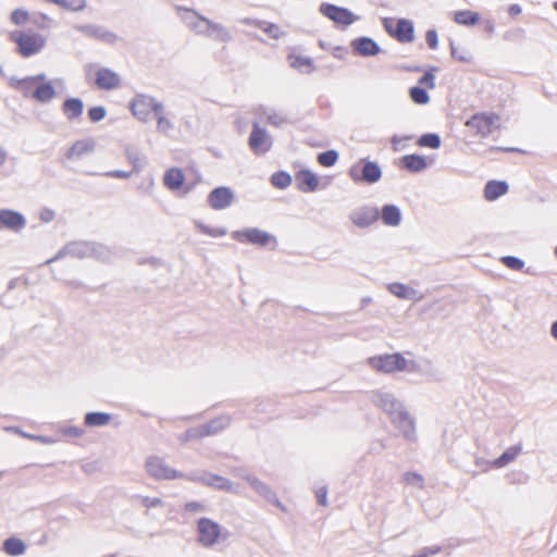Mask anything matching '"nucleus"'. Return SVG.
Wrapping results in <instances>:
<instances>
[{
	"instance_id": "26",
	"label": "nucleus",
	"mask_w": 557,
	"mask_h": 557,
	"mask_svg": "<svg viewBox=\"0 0 557 557\" xmlns=\"http://www.w3.org/2000/svg\"><path fill=\"white\" fill-rule=\"evenodd\" d=\"M480 14L471 10L456 11L453 15L454 22L463 26H473L480 22Z\"/></svg>"
},
{
	"instance_id": "22",
	"label": "nucleus",
	"mask_w": 557,
	"mask_h": 557,
	"mask_svg": "<svg viewBox=\"0 0 557 557\" xmlns=\"http://www.w3.org/2000/svg\"><path fill=\"white\" fill-rule=\"evenodd\" d=\"M0 224L3 227H7L9 230L20 231L25 226L26 221H25L24 216L16 211L1 210L0 211Z\"/></svg>"
},
{
	"instance_id": "7",
	"label": "nucleus",
	"mask_w": 557,
	"mask_h": 557,
	"mask_svg": "<svg viewBox=\"0 0 557 557\" xmlns=\"http://www.w3.org/2000/svg\"><path fill=\"white\" fill-rule=\"evenodd\" d=\"M198 543L205 547H212L219 543L222 529L219 523L208 518L197 521Z\"/></svg>"
},
{
	"instance_id": "9",
	"label": "nucleus",
	"mask_w": 557,
	"mask_h": 557,
	"mask_svg": "<svg viewBox=\"0 0 557 557\" xmlns=\"http://www.w3.org/2000/svg\"><path fill=\"white\" fill-rule=\"evenodd\" d=\"M147 472L157 480H174L181 478L182 474L168 466L163 459L151 456L145 463Z\"/></svg>"
},
{
	"instance_id": "13",
	"label": "nucleus",
	"mask_w": 557,
	"mask_h": 557,
	"mask_svg": "<svg viewBox=\"0 0 557 557\" xmlns=\"http://www.w3.org/2000/svg\"><path fill=\"white\" fill-rule=\"evenodd\" d=\"M295 183L298 190L302 193H313L319 188V176L308 169L296 172Z\"/></svg>"
},
{
	"instance_id": "47",
	"label": "nucleus",
	"mask_w": 557,
	"mask_h": 557,
	"mask_svg": "<svg viewBox=\"0 0 557 557\" xmlns=\"http://www.w3.org/2000/svg\"><path fill=\"white\" fill-rule=\"evenodd\" d=\"M223 426V419H216L211 421L207 426L201 428L197 433L199 435H208L212 431H215L218 428Z\"/></svg>"
},
{
	"instance_id": "20",
	"label": "nucleus",
	"mask_w": 557,
	"mask_h": 557,
	"mask_svg": "<svg viewBox=\"0 0 557 557\" xmlns=\"http://www.w3.org/2000/svg\"><path fill=\"white\" fill-rule=\"evenodd\" d=\"M163 185L170 190H181L185 187V175L182 169L171 168L163 175Z\"/></svg>"
},
{
	"instance_id": "63",
	"label": "nucleus",
	"mask_w": 557,
	"mask_h": 557,
	"mask_svg": "<svg viewBox=\"0 0 557 557\" xmlns=\"http://www.w3.org/2000/svg\"><path fill=\"white\" fill-rule=\"evenodd\" d=\"M555 255H556V257H557V246H556V249H555Z\"/></svg>"
},
{
	"instance_id": "62",
	"label": "nucleus",
	"mask_w": 557,
	"mask_h": 557,
	"mask_svg": "<svg viewBox=\"0 0 557 557\" xmlns=\"http://www.w3.org/2000/svg\"><path fill=\"white\" fill-rule=\"evenodd\" d=\"M554 8L557 10V2H555Z\"/></svg>"
},
{
	"instance_id": "15",
	"label": "nucleus",
	"mask_w": 557,
	"mask_h": 557,
	"mask_svg": "<svg viewBox=\"0 0 557 557\" xmlns=\"http://www.w3.org/2000/svg\"><path fill=\"white\" fill-rule=\"evenodd\" d=\"M286 59L289 66L299 73L310 74L315 70L313 60L298 53L295 49L289 51Z\"/></svg>"
},
{
	"instance_id": "48",
	"label": "nucleus",
	"mask_w": 557,
	"mask_h": 557,
	"mask_svg": "<svg viewBox=\"0 0 557 557\" xmlns=\"http://www.w3.org/2000/svg\"><path fill=\"white\" fill-rule=\"evenodd\" d=\"M425 40L430 49L435 50L438 47V37L435 29H429L425 34Z\"/></svg>"
},
{
	"instance_id": "41",
	"label": "nucleus",
	"mask_w": 557,
	"mask_h": 557,
	"mask_svg": "<svg viewBox=\"0 0 557 557\" xmlns=\"http://www.w3.org/2000/svg\"><path fill=\"white\" fill-rule=\"evenodd\" d=\"M87 114L89 120L96 123L104 119L107 111L103 107L97 106L89 108Z\"/></svg>"
},
{
	"instance_id": "19",
	"label": "nucleus",
	"mask_w": 557,
	"mask_h": 557,
	"mask_svg": "<svg viewBox=\"0 0 557 557\" xmlns=\"http://www.w3.org/2000/svg\"><path fill=\"white\" fill-rule=\"evenodd\" d=\"M354 51L362 57H372L380 52L377 44L368 37H359L351 41Z\"/></svg>"
},
{
	"instance_id": "4",
	"label": "nucleus",
	"mask_w": 557,
	"mask_h": 557,
	"mask_svg": "<svg viewBox=\"0 0 557 557\" xmlns=\"http://www.w3.org/2000/svg\"><path fill=\"white\" fill-rule=\"evenodd\" d=\"M132 114L139 121L147 122L154 116L156 113H162V103L147 95H136L131 103Z\"/></svg>"
},
{
	"instance_id": "38",
	"label": "nucleus",
	"mask_w": 557,
	"mask_h": 557,
	"mask_svg": "<svg viewBox=\"0 0 557 557\" xmlns=\"http://www.w3.org/2000/svg\"><path fill=\"white\" fill-rule=\"evenodd\" d=\"M30 18L29 12L24 9H15L11 12L10 21L16 26L26 24Z\"/></svg>"
},
{
	"instance_id": "45",
	"label": "nucleus",
	"mask_w": 557,
	"mask_h": 557,
	"mask_svg": "<svg viewBox=\"0 0 557 557\" xmlns=\"http://www.w3.org/2000/svg\"><path fill=\"white\" fill-rule=\"evenodd\" d=\"M451 57L460 62H470L472 60L470 53L466 50L459 51L457 47L451 44Z\"/></svg>"
},
{
	"instance_id": "11",
	"label": "nucleus",
	"mask_w": 557,
	"mask_h": 557,
	"mask_svg": "<svg viewBox=\"0 0 557 557\" xmlns=\"http://www.w3.org/2000/svg\"><path fill=\"white\" fill-rule=\"evenodd\" d=\"M232 237L239 243H248L260 246H267L273 239L267 232L258 228L236 231L232 234Z\"/></svg>"
},
{
	"instance_id": "31",
	"label": "nucleus",
	"mask_w": 557,
	"mask_h": 557,
	"mask_svg": "<svg viewBox=\"0 0 557 557\" xmlns=\"http://www.w3.org/2000/svg\"><path fill=\"white\" fill-rule=\"evenodd\" d=\"M3 549L10 556H18L25 552L26 546L22 540L10 537L4 541Z\"/></svg>"
},
{
	"instance_id": "39",
	"label": "nucleus",
	"mask_w": 557,
	"mask_h": 557,
	"mask_svg": "<svg viewBox=\"0 0 557 557\" xmlns=\"http://www.w3.org/2000/svg\"><path fill=\"white\" fill-rule=\"evenodd\" d=\"M418 144L422 147L438 148L441 139L435 134H426L419 138Z\"/></svg>"
},
{
	"instance_id": "5",
	"label": "nucleus",
	"mask_w": 557,
	"mask_h": 557,
	"mask_svg": "<svg viewBox=\"0 0 557 557\" xmlns=\"http://www.w3.org/2000/svg\"><path fill=\"white\" fill-rule=\"evenodd\" d=\"M348 175L355 183L373 184L381 178L382 171L377 163L361 159L349 168Z\"/></svg>"
},
{
	"instance_id": "61",
	"label": "nucleus",
	"mask_w": 557,
	"mask_h": 557,
	"mask_svg": "<svg viewBox=\"0 0 557 557\" xmlns=\"http://www.w3.org/2000/svg\"><path fill=\"white\" fill-rule=\"evenodd\" d=\"M190 436H191V435H190V433H189V432H187V434H186V438H189Z\"/></svg>"
},
{
	"instance_id": "32",
	"label": "nucleus",
	"mask_w": 557,
	"mask_h": 557,
	"mask_svg": "<svg viewBox=\"0 0 557 557\" xmlns=\"http://www.w3.org/2000/svg\"><path fill=\"white\" fill-rule=\"evenodd\" d=\"M521 447L520 446H512L509 447L506 451H504L497 459L494 460L493 465L496 468H503L512 460L517 458V456L520 454Z\"/></svg>"
},
{
	"instance_id": "14",
	"label": "nucleus",
	"mask_w": 557,
	"mask_h": 557,
	"mask_svg": "<svg viewBox=\"0 0 557 557\" xmlns=\"http://www.w3.org/2000/svg\"><path fill=\"white\" fill-rule=\"evenodd\" d=\"M234 195L228 187L214 188L208 196V202L214 210H222L231 206Z\"/></svg>"
},
{
	"instance_id": "60",
	"label": "nucleus",
	"mask_w": 557,
	"mask_h": 557,
	"mask_svg": "<svg viewBox=\"0 0 557 557\" xmlns=\"http://www.w3.org/2000/svg\"><path fill=\"white\" fill-rule=\"evenodd\" d=\"M487 29L490 32H493L494 30V25L492 23H488Z\"/></svg>"
},
{
	"instance_id": "37",
	"label": "nucleus",
	"mask_w": 557,
	"mask_h": 557,
	"mask_svg": "<svg viewBox=\"0 0 557 557\" xmlns=\"http://www.w3.org/2000/svg\"><path fill=\"white\" fill-rule=\"evenodd\" d=\"M271 183L277 188H286L292 184V176L286 172H276L271 177Z\"/></svg>"
},
{
	"instance_id": "3",
	"label": "nucleus",
	"mask_w": 557,
	"mask_h": 557,
	"mask_svg": "<svg viewBox=\"0 0 557 557\" xmlns=\"http://www.w3.org/2000/svg\"><path fill=\"white\" fill-rule=\"evenodd\" d=\"M466 126L470 128L473 135L487 137L500 127V117L492 112L475 113L466 122Z\"/></svg>"
},
{
	"instance_id": "57",
	"label": "nucleus",
	"mask_w": 557,
	"mask_h": 557,
	"mask_svg": "<svg viewBox=\"0 0 557 557\" xmlns=\"http://www.w3.org/2000/svg\"><path fill=\"white\" fill-rule=\"evenodd\" d=\"M7 160V153L3 150H0V166L4 164Z\"/></svg>"
},
{
	"instance_id": "12",
	"label": "nucleus",
	"mask_w": 557,
	"mask_h": 557,
	"mask_svg": "<svg viewBox=\"0 0 557 557\" xmlns=\"http://www.w3.org/2000/svg\"><path fill=\"white\" fill-rule=\"evenodd\" d=\"M271 146L272 140L268 133L255 124L249 136V147L251 150L258 154L265 153L271 149Z\"/></svg>"
},
{
	"instance_id": "28",
	"label": "nucleus",
	"mask_w": 557,
	"mask_h": 557,
	"mask_svg": "<svg viewBox=\"0 0 557 557\" xmlns=\"http://www.w3.org/2000/svg\"><path fill=\"white\" fill-rule=\"evenodd\" d=\"M112 417L104 412H88L84 418L85 425L89 428L103 426L111 422Z\"/></svg>"
},
{
	"instance_id": "30",
	"label": "nucleus",
	"mask_w": 557,
	"mask_h": 557,
	"mask_svg": "<svg viewBox=\"0 0 557 557\" xmlns=\"http://www.w3.org/2000/svg\"><path fill=\"white\" fill-rule=\"evenodd\" d=\"M382 220L384 224L396 226L400 222V211L393 205H386L382 209Z\"/></svg>"
},
{
	"instance_id": "18",
	"label": "nucleus",
	"mask_w": 557,
	"mask_h": 557,
	"mask_svg": "<svg viewBox=\"0 0 557 557\" xmlns=\"http://www.w3.org/2000/svg\"><path fill=\"white\" fill-rule=\"evenodd\" d=\"M84 108V102L79 98H67L61 107L62 113L70 122L79 120L83 115Z\"/></svg>"
},
{
	"instance_id": "44",
	"label": "nucleus",
	"mask_w": 557,
	"mask_h": 557,
	"mask_svg": "<svg viewBox=\"0 0 557 557\" xmlns=\"http://www.w3.org/2000/svg\"><path fill=\"white\" fill-rule=\"evenodd\" d=\"M419 84L421 87L425 89H434L435 88V77L432 71H428L424 75L419 79Z\"/></svg>"
},
{
	"instance_id": "25",
	"label": "nucleus",
	"mask_w": 557,
	"mask_h": 557,
	"mask_svg": "<svg viewBox=\"0 0 557 557\" xmlns=\"http://www.w3.org/2000/svg\"><path fill=\"white\" fill-rule=\"evenodd\" d=\"M508 185L503 181H490L484 187V197L488 201H494L500 196L507 194Z\"/></svg>"
},
{
	"instance_id": "42",
	"label": "nucleus",
	"mask_w": 557,
	"mask_h": 557,
	"mask_svg": "<svg viewBox=\"0 0 557 557\" xmlns=\"http://www.w3.org/2000/svg\"><path fill=\"white\" fill-rule=\"evenodd\" d=\"M154 117L157 119V127L160 132H168L172 128V123L170 119L164 114L163 109L162 113H156Z\"/></svg>"
},
{
	"instance_id": "16",
	"label": "nucleus",
	"mask_w": 557,
	"mask_h": 557,
	"mask_svg": "<svg viewBox=\"0 0 557 557\" xmlns=\"http://www.w3.org/2000/svg\"><path fill=\"white\" fill-rule=\"evenodd\" d=\"M44 74L27 76L23 78H11L10 86L23 94L26 98H32L37 81H42Z\"/></svg>"
},
{
	"instance_id": "54",
	"label": "nucleus",
	"mask_w": 557,
	"mask_h": 557,
	"mask_svg": "<svg viewBox=\"0 0 557 557\" xmlns=\"http://www.w3.org/2000/svg\"><path fill=\"white\" fill-rule=\"evenodd\" d=\"M132 173L124 172V171H113L111 172V176L116 178H127L131 176Z\"/></svg>"
},
{
	"instance_id": "58",
	"label": "nucleus",
	"mask_w": 557,
	"mask_h": 557,
	"mask_svg": "<svg viewBox=\"0 0 557 557\" xmlns=\"http://www.w3.org/2000/svg\"><path fill=\"white\" fill-rule=\"evenodd\" d=\"M187 507H188L189 509H193V510H194V509L199 508L200 506H199L198 504H189Z\"/></svg>"
},
{
	"instance_id": "17",
	"label": "nucleus",
	"mask_w": 557,
	"mask_h": 557,
	"mask_svg": "<svg viewBox=\"0 0 557 557\" xmlns=\"http://www.w3.org/2000/svg\"><path fill=\"white\" fill-rule=\"evenodd\" d=\"M57 95L55 88L51 81L46 78L44 74L42 81H37L36 87L32 94V98L38 102H48Z\"/></svg>"
},
{
	"instance_id": "27",
	"label": "nucleus",
	"mask_w": 557,
	"mask_h": 557,
	"mask_svg": "<svg viewBox=\"0 0 557 557\" xmlns=\"http://www.w3.org/2000/svg\"><path fill=\"white\" fill-rule=\"evenodd\" d=\"M401 164L410 172H419L426 168V160L422 156L406 154L401 158Z\"/></svg>"
},
{
	"instance_id": "40",
	"label": "nucleus",
	"mask_w": 557,
	"mask_h": 557,
	"mask_svg": "<svg viewBox=\"0 0 557 557\" xmlns=\"http://www.w3.org/2000/svg\"><path fill=\"white\" fill-rule=\"evenodd\" d=\"M197 228L200 233L209 235L211 237H222L226 235V231L224 228L211 227L202 223L197 224Z\"/></svg>"
},
{
	"instance_id": "6",
	"label": "nucleus",
	"mask_w": 557,
	"mask_h": 557,
	"mask_svg": "<svg viewBox=\"0 0 557 557\" xmlns=\"http://www.w3.org/2000/svg\"><path fill=\"white\" fill-rule=\"evenodd\" d=\"M369 364L377 372L394 373L408 369V361L399 352L385 354L369 358Z\"/></svg>"
},
{
	"instance_id": "2",
	"label": "nucleus",
	"mask_w": 557,
	"mask_h": 557,
	"mask_svg": "<svg viewBox=\"0 0 557 557\" xmlns=\"http://www.w3.org/2000/svg\"><path fill=\"white\" fill-rule=\"evenodd\" d=\"M87 82L100 90H113L122 86L121 76L108 67L89 65L86 69Z\"/></svg>"
},
{
	"instance_id": "64",
	"label": "nucleus",
	"mask_w": 557,
	"mask_h": 557,
	"mask_svg": "<svg viewBox=\"0 0 557 557\" xmlns=\"http://www.w3.org/2000/svg\"><path fill=\"white\" fill-rule=\"evenodd\" d=\"M110 557H114V556H110Z\"/></svg>"
},
{
	"instance_id": "21",
	"label": "nucleus",
	"mask_w": 557,
	"mask_h": 557,
	"mask_svg": "<svg viewBox=\"0 0 557 557\" xmlns=\"http://www.w3.org/2000/svg\"><path fill=\"white\" fill-rule=\"evenodd\" d=\"M379 219V211L375 208L363 207L351 214V221L355 225L366 227Z\"/></svg>"
},
{
	"instance_id": "33",
	"label": "nucleus",
	"mask_w": 557,
	"mask_h": 557,
	"mask_svg": "<svg viewBox=\"0 0 557 557\" xmlns=\"http://www.w3.org/2000/svg\"><path fill=\"white\" fill-rule=\"evenodd\" d=\"M202 22L207 25L206 33L209 36H215L221 40H227L230 38L228 32L223 26L211 23L207 20H202Z\"/></svg>"
},
{
	"instance_id": "51",
	"label": "nucleus",
	"mask_w": 557,
	"mask_h": 557,
	"mask_svg": "<svg viewBox=\"0 0 557 557\" xmlns=\"http://www.w3.org/2000/svg\"><path fill=\"white\" fill-rule=\"evenodd\" d=\"M521 12L522 9L519 4H511L508 8V14L510 15V17H517L518 15L521 14Z\"/></svg>"
},
{
	"instance_id": "34",
	"label": "nucleus",
	"mask_w": 557,
	"mask_h": 557,
	"mask_svg": "<svg viewBox=\"0 0 557 557\" xmlns=\"http://www.w3.org/2000/svg\"><path fill=\"white\" fill-rule=\"evenodd\" d=\"M47 3H53L71 11H79L85 8V0H44Z\"/></svg>"
},
{
	"instance_id": "46",
	"label": "nucleus",
	"mask_w": 557,
	"mask_h": 557,
	"mask_svg": "<svg viewBox=\"0 0 557 557\" xmlns=\"http://www.w3.org/2000/svg\"><path fill=\"white\" fill-rule=\"evenodd\" d=\"M404 480L407 484L418 485L419 487L423 486V478L421 474L416 472H407L404 475Z\"/></svg>"
},
{
	"instance_id": "52",
	"label": "nucleus",
	"mask_w": 557,
	"mask_h": 557,
	"mask_svg": "<svg viewBox=\"0 0 557 557\" xmlns=\"http://www.w3.org/2000/svg\"><path fill=\"white\" fill-rule=\"evenodd\" d=\"M144 504H145L147 507H156V506L161 505V499H160V498H149V497H145V498H144Z\"/></svg>"
},
{
	"instance_id": "56",
	"label": "nucleus",
	"mask_w": 557,
	"mask_h": 557,
	"mask_svg": "<svg viewBox=\"0 0 557 557\" xmlns=\"http://www.w3.org/2000/svg\"><path fill=\"white\" fill-rule=\"evenodd\" d=\"M550 332L552 336L557 341V321L553 323Z\"/></svg>"
},
{
	"instance_id": "10",
	"label": "nucleus",
	"mask_w": 557,
	"mask_h": 557,
	"mask_svg": "<svg viewBox=\"0 0 557 557\" xmlns=\"http://www.w3.org/2000/svg\"><path fill=\"white\" fill-rule=\"evenodd\" d=\"M320 12L334 23L344 26H348L357 20V17L348 9L341 8L331 3H322L320 7Z\"/></svg>"
},
{
	"instance_id": "23",
	"label": "nucleus",
	"mask_w": 557,
	"mask_h": 557,
	"mask_svg": "<svg viewBox=\"0 0 557 557\" xmlns=\"http://www.w3.org/2000/svg\"><path fill=\"white\" fill-rule=\"evenodd\" d=\"M94 149V141L91 139L76 140L65 152L67 160H77L90 153Z\"/></svg>"
},
{
	"instance_id": "49",
	"label": "nucleus",
	"mask_w": 557,
	"mask_h": 557,
	"mask_svg": "<svg viewBox=\"0 0 557 557\" xmlns=\"http://www.w3.org/2000/svg\"><path fill=\"white\" fill-rule=\"evenodd\" d=\"M210 485H213L218 488H221V490H230L232 487V484L230 481H227L226 479L224 478H221V476H214L211 481H210Z\"/></svg>"
},
{
	"instance_id": "53",
	"label": "nucleus",
	"mask_w": 557,
	"mask_h": 557,
	"mask_svg": "<svg viewBox=\"0 0 557 557\" xmlns=\"http://www.w3.org/2000/svg\"><path fill=\"white\" fill-rule=\"evenodd\" d=\"M317 498L320 505L326 506V491L325 490H319L317 492Z\"/></svg>"
},
{
	"instance_id": "43",
	"label": "nucleus",
	"mask_w": 557,
	"mask_h": 557,
	"mask_svg": "<svg viewBox=\"0 0 557 557\" xmlns=\"http://www.w3.org/2000/svg\"><path fill=\"white\" fill-rule=\"evenodd\" d=\"M502 262L509 269L520 271L522 270L524 263L519 258L512 256H506L502 258Z\"/></svg>"
},
{
	"instance_id": "24",
	"label": "nucleus",
	"mask_w": 557,
	"mask_h": 557,
	"mask_svg": "<svg viewBox=\"0 0 557 557\" xmlns=\"http://www.w3.org/2000/svg\"><path fill=\"white\" fill-rule=\"evenodd\" d=\"M246 23L262 30L272 39H280L284 36V30L278 24L262 20H247Z\"/></svg>"
},
{
	"instance_id": "29",
	"label": "nucleus",
	"mask_w": 557,
	"mask_h": 557,
	"mask_svg": "<svg viewBox=\"0 0 557 557\" xmlns=\"http://www.w3.org/2000/svg\"><path fill=\"white\" fill-rule=\"evenodd\" d=\"M388 290L400 299H414L417 297V292L412 287L401 283L389 284Z\"/></svg>"
},
{
	"instance_id": "59",
	"label": "nucleus",
	"mask_w": 557,
	"mask_h": 557,
	"mask_svg": "<svg viewBox=\"0 0 557 557\" xmlns=\"http://www.w3.org/2000/svg\"><path fill=\"white\" fill-rule=\"evenodd\" d=\"M275 505L280 507L282 510H285V507L280 502H275Z\"/></svg>"
},
{
	"instance_id": "36",
	"label": "nucleus",
	"mask_w": 557,
	"mask_h": 557,
	"mask_svg": "<svg viewBox=\"0 0 557 557\" xmlns=\"http://www.w3.org/2000/svg\"><path fill=\"white\" fill-rule=\"evenodd\" d=\"M318 162L324 168L333 166L338 160V153L335 150H327L318 154Z\"/></svg>"
},
{
	"instance_id": "50",
	"label": "nucleus",
	"mask_w": 557,
	"mask_h": 557,
	"mask_svg": "<svg viewBox=\"0 0 557 557\" xmlns=\"http://www.w3.org/2000/svg\"><path fill=\"white\" fill-rule=\"evenodd\" d=\"M64 434L72 437H81L84 435V430L78 426H70L64 430Z\"/></svg>"
},
{
	"instance_id": "35",
	"label": "nucleus",
	"mask_w": 557,
	"mask_h": 557,
	"mask_svg": "<svg viewBox=\"0 0 557 557\" xmlns=\"http://www.w3.org/2000/svg\"><path fill=\"white\" fill-rule=\"evenodd\" d=\"M409 96L411 100L417 104H425L430 100L426 89L421 86H414L410 88Z\"/></svg>"
},
{
	"instance_id": "1",
	"label": "nucleus",
	"mask_w": 557,
	"mask_h": 557,
	"mask_svg": "<svg viewBox=\"0 0 557 557\" xmlns=\"http://www.w3.org/2000/svg\"><path fill=\"white\" fill-rule=\"evenodd\" d=\"M9 38L15 44L16 51L22 58H30L40 53L47 45L46 37L32 29L11 32Z\"/></svg>"
},
{
	"instance_id": "55",
	"label": "nucleus",
	"mask_w": 557,
	"mask_h": 557,
	"mask_svg": "<svg viewBox=\"0 0 557 557\" xmlns=\"http://www.w3.org/2000/svg\"><path fill=\"white\" fill-rule=\"evenodd\" d=\"M268 123L277 126V125L281 124V120H276L274 116L269 115L268 116Z\"/></svg>"
},
{
	"instance_id": "8",
	"label": "nucleus",
	"mask_w": 557,
	"mask_h": 557,
	"mask_svg": "<svg viewBox=\"0 0 557 557\" xmlns=\"http://www.w3.org/2000/svg\"><path fill=\"white\" fill-rule=\"evenodd\" d=\"M384 28L389 36L403 44L411 42L414 38V27L411 21L399 18L397 21L384 20Z\"/></svg>"
}]
</instances>
